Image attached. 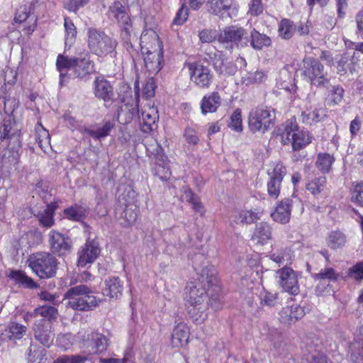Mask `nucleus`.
<instances>
[{"label": "nucleus", "mask_w": 363, "mask_h": 363, "mask_svg": "<svg viewBox=\"0 0 363 363\" xmlns=\"http://www.w3.org/2000/svg\"><path fill=\"white\" fill-rule=\"evenodd\" d=\"M327 242L331 249H337L345 245L346 236L341 231H332L327 238Z\"/></svg>", "instance_id": "obj_45"}, {"label": "nucleus", "mask_w": 363, "mask_h": 363, "mask_svg": "<svg viewBox=\"0 0 363 363\" xmlns=\"http://www.w3.org/2000/svg\"><path fill=\"white\" fill-rule=\"evenodd\" d=\"M263 11L262 0H250L247 13L252 16H258L263 13Z\"/></svg>", "instance_id": "obj_57"}, {"label": "nucleus", "mask_w": 363, "mask_h": 363, "mask_svg": "<svg viewBox=\"0 0 363 363\" xmlns=\"http://www.w3.org/2000/svg\"><path fill=\"white\" fill-rule=\"evenodd\" d=\"M36 141L39 147L43 151L46 152L50 147V137L49 132L39 124V127L36 130Z\"/></svg>", "instance_id": "obj_43"}, {"label": "nucleus", "mask_w": 363, "mask_h": 363, "mask_svg": "<svg viewBox=\"0 0 363 363\" xmlns=\"http://www.w3.org/2000/svg\"><path fill=\"white\" fill-rule=\"evenodd\" d=\"M335 162V157L329 153H319L317 155L315 166L323 174L328 173L332 164Z\"/></svg>", "instance_id": "obj_36"}, {"label": "nucleus", "mask_w": 363, "mask_h": 363, "mask_svg": "<svg viewBox=\"0 0 363 363\" xmlns=\"http://www.w3.org/2000/svg\"><path fill=\"white\" fill-rule=\"evenodd\" d=\"M107 345V340L104 335L91 331L83 340L81 348L88 354H94L106 350Z\"/></svg>", "instance_id": "obj_14"}, {"label": "nucleus", "mask_w": 363, "mask_h": 363, "mask_svg": "<svg viewBox=\"0 0 363 363\" xmlns=\"http://www.w3.org/2000/svg\"><path fill=\"white\" fill-rule=\"evenodd\" d=\"M141 129L148 133L157 127L156 122L159 119L158 111L154 105L147 103L141 113Z\"/></svg>", "instance_id": "obj_20"}, {"label": "nucleus", "mask_w": 363, "mask_h": 363, "mask_svg": "<svg viewBox=\"0 0 363 363\" xmlns=\"http://www.w3.org/2000/svg\"><path fill=\"white\" fill-rule=\"evenodd\" d=\"M113 127V124L110 121H107L101 127H99L96 130L86 128L82 130V133H87L94 139H101L108 135Z\"/></svg>", "instance_id": "obj_40"}, {"label": "nucleus", "mask_w": 363, "mask_h": 363, "mask_svg": "<svg viewBox=\"0 0 363 363\" xmlns=\"http://www.w3.org/2000/svg\"><path fill=\"white\" fill-rule=\"evenodd\" d=\"M352 201L363 207V182L357 184L352 191Z\"/></svg>", "instance_id": "obj_56"}, {"label": "nucleus", "mask_w": 363, "mask_h": 363, "mask_svg": "<svg viewBox=\"0 0 363 363\" xmlns=\"http://www.w3.org/2000/svg\"><path fill=\"white\" fill-rule=\"evenodd\" d=\"M104 283L105 288L104 289V295L115 299H118L121 296L123 290V284L118 277H109L105 280Z\"/></svg>", "instance_id": "obj_26"}, {"label": "nucleus", "mask_w": 363, "mask_h": 363, "mask_svg": "<svg viewBox=\"0 0 363 363\" xmlns=\"http://www.w3.org/2000/svg\"><path fill=\"white\" fill-rule=\"evenodd\" d=\"M64 213L68 219L79 221L85 217L86 209L82 206L75 205L65 209Z\"/></svg>", "instance_id": "obj_48"}, {"label": "nucleus", "mask_w": 363, "mask_h": 363, "mask_svg": "<svg viewBox=\"0 0 363 363\" xmlns=\"http://www.w3.org/2000/svg\"><path fill=\"white\" fill-rule=\"evenodd\" d=\"M324 116V109L315 108L313 110H308L307 111L303 112L301 114V119L303 123L308 125H312L320 121Z\"/></svg>", "instance_id": "obj_39"}, {"label": "nucleus", "mask_w": 363, "mask_h": 363, "mask_svg": "<svg viewBox=\"0 0 363 363\" xmlns=\"http://www.w3.org/2000/svg\"><path fill=\"white\" fill-rule=\"evenodd\" d=\"M221 104V99L218 92H211L204 96L201 101V110L203 114L214 113Z\"/></svg>", "instance_id": "obj_29"}, {"label": "nucleus", "mask_w": 363, "mask_h": 363, "mask_svg": "<svg viewBox=\"0 0 363 363\" xmlns=\"http://www.w3.org/2000/svg\"><path fill=\"white\" fill-rule=\"evenodd\" d=\"M189 337V330L186 324L179 323L177 324L172 334V344L173 347H181L186 345Z\"/></svg>", "instance_id": "obj_27"}, {"label": "nucleus", "mask_w": 363, "mask_h": 363, "mask_svg": "<svg viewBox=\"0 0 363 363\" xmlns=\"http://www.w3.org/2000/svg\"><path fill=\"white\" fill-rule=\"evenodd\" d=\"M136 207L133 206H127L124 210V218L128 225H132L137 219L138 213Z\"/></svg>", "instance_id": "obj_58"}, {"label": "nucleus", "mask_w": 363, "mask_h": 363, "mask_svg": "<svg viewBox=\"0 0 363 363\" xmlns=\"http://www.w3.org/2000/svg\"><path fill=\"white\" fill-rule=\"evenodd\" d=\"M214 68L219 74L224 76L233 75L237 72V66L234 63L224 60L215 61Z\"/></svg>", "instance_id": "obj_37"}, {"label": "nucleus", "mask_w": 363, "mask_h": 363, "mask_svg": "<svg viewBox=\"0 0 363 363\" xmlns=\"http://www.w3.org/2000/svg\"><path fill=\"white\" fill-rule=\"evenodd\" d=\"M260 298L265 305L274 306L277 303V294L264 291L261 293Z\"/></svg>", "instance_id": "obj_60"}, {"label": "nucleus", "mask_w": 363, "mask_h": 363, "mask_svg": "<svg viewBox=\"0 0 363 363\" xmlns=\"http://www.w3.org/2000/svg\"><path fill=\"white\" fill-rule=\"evenodd\" d=\"M357 52H354L352 56V59H350V57L347 53L337 55L335 57V63L337 64V72L340 74H345L347 71H350L351 73L353 72L354 68L352 65V63L350 62V61H352L355 57H357Z\"/></svg>", "instance_id": "obj_30"}, {"label": "nucleus", "mask_w": 363, "mask_h": 363, "mask_svg": "<svg viewBox=\"0 0 363 363\" xmlns=\"http://www.w3.org/2000/svg\"><path fill=\"white\" fill-rule=\"evenodd\" d=\"M94 94L97 98L108 101L113 96V87L106 79L97 77L94 81Z\"/></svg>", "instance_id": "obj_28"}, {"label": "nucleus", "mask_w": 363, "mask_h": 363, "mask_svg": "<svg viewBox=\"0 0 363 363\" xmlns=\"http://www.w3.org/2000/svg\"><path fill=\"white\" fill-rule=\"evenodd\" d=\"M49 244L52 252L59 256L65 254L71 247L69 238L55 230L49 233Z\"/></svg>", "instance_id": "obj_19"}, {"label": "nucleus", "mask_w": 363, "mask_h": 363, "mask_svg": "<svg viewBox=\"0 0 363 363\" xmlns=\"http://www.w3.org/2000/svg\"><path fill=\"white\" fill-rule=\"evenodd\" d=\"M29 267L40 279L53 277L57 269V259L49 252H37L28 259Z\"/></svg>", "instance_id": "obj_5"}, {"label": "nucleus", "mask_w": 363, "mask_h": 363, "mask_svg": "<svg viewBox=\"0 0 363 363\" xmlns=\"http://www.w3.org/2000/svg\"><path fill=\"white\" fill-rule=\"evenodd\" d=\"M269 179L282 182L286 174V167L280 162H272L267 169Z\"/></svg>", "instance_id": "obj_33"}, {"label": "nucleus", "mask_w": 363, "mask_h": 363, "mask_svg": "<svg viewBox=\"0 0 363 363\" xmlns=\"http://www.w3.org/2000/svg\"><path fill=\"white\" fill-rule=\"evenodd\" d=\"M87 43L90 51L99 56L104 57L114 52L117 42L104 32L89 28L87 30Z\"/></svg>", "instance_id": "obj_6"}, {"label": "nucleus", "mask_w": 363, "mask_h": 363, "mask_svg": "<svg viewBox=\"0 0 363 363\" xmlns=\"http://www.w3.org/2000/svg\"><path fill=\"white\" fill-rule=\"evenodd\" d=\"M293 257V252L288 247L272 251L269 255L270 259L279 264H287L291 262Z\"/></svg>", "instance_id": "obj_34"}, {"label": "nucleus", "mask_w": 363, "mask_h": 363, "mask_svg": "<svg viewBox=\"0 0 363 363\" xmlns=\"http://www.w3.org/2000/svg\"><path fill=\"white\" fill-rule=\"evenodd\" d=\"M184 136L185 138L186 143H188L190 145H195L198 144L199 141V138L196 131L194 128L189 127L186 128L184 130Z\"/></svg>", "instance_id": "obj_63"}, {"label": "nucleus", "mask_w": 363, "mask_h": 363, "mask_svg": "<svg viewBox=\"0 0 363 363\" xmlns=\"http://www.w3.org/2000/svg\"><path fill=\"white\" fill-rule=\"evenodd\" d=\"M56 67L59 72L72 69L74 75L81 79H86L95 72L94 63L90 60L88 53H77V55L74 57L59 55L56 60Z\"/></svg>", "instance_id": "obj_2"}, {"label": "nucleus", "mask_w": 363, "mask_h": 363, "mask_svg": "<svg viewBox=\"0 0 363 363\" xmlns=\"http://www.w3.org/2000/svg\"><path fill=\"white\" fill-rule=\"evenodd\" d=\"M64 27L65 30V46L69 47L74 43L77 37V29L72 20L68 17L64 18Z\"/></svg>", "instance_id": "obj_42"}, {"label": "nucleus", "mask_w": 363, "mask_h": 363, "mask_svg": "<svg viewBox=\"0 0 363 363\" xmlns=\"http://www.w3.org/2000/svg\"><path fill=\"white\" fill-rule=\"evenodd\" d=\"M338 274L333 268H325L321 269L318 273L315 274L313 277L315 280H328L329 281H335L338 279Z\"/></svg>", "instance_id": "obj_53"}, {"label": "nucleus", "mask_w": 363, "mask_h": 363, "mask_svg": "<svg viewBox=\"0 0 363 363\" xmlns=\"http://www.w3.org/2000/svg\"><path fill=\"white\" fill-rule=\"evenodd\" d=\"M218 40L224 48L229 50L235 48L246 47L249 43L247 31L237 25L225 27L220 32Z\"/></svg>", "instance_id": "obj_7"}, {"label": "nucleus", "mask_w": 363, "mask_h": 363, "mask_svg": "<svg viewBox=\"0 0 363 363\" xmlns=\"http://www.w3.org/2000/svg\"><path fill=\"white\" fill-rule=\"evenodd\" d=\"M21 133L10 120H4L0 127V150H8L14 158L19 157L21 147Z\"/></svg>", "instance_id": "obj_8"}, {"label": "nucleus", "mask_w": 363, "mask_h": 363, "mask_svg": "<svg viewBox=\"0 0 363 363\" xmlns=\"http://www.w3.org/2000/svg\"><path fill=\"white\" fill-rule=\"evenodd\" d=\"M281 143L283 145L291 144L294 150H300L312 142V135L309 132L299 129L296 122L288 120L280 133Z\"/></svg>", "instance_id": "obj_4"}, {"label": "nucleus", "mask_w": 363, "mask_h": 363, "mask_svg": "<svg viewBox=\"0 0 363 363\" xmlns=\"http://www.w3.org/2000/svg\"><path fill=\"white\" fill-rule=\"evenodd\" d=\"M216 283L215 270L210 267L202 269L199 277L186 286L185 306L191 319L196 324H202L207 319V291Z\"/></svg>", "instance_id": "obj_1"}, {"label": "nucleus", "mask_w": 363, "mask_h": 363, "mask_svg": "<svg viewBox=\"0 0 363 363\" xmlns=\"http://www.w3.org/2000/svg\"><path fill=\"white\" fill-rule=\"evenodd\" d=\"M184 196L186 201L189 202L192 205L194 210L203 216L205 213V209L202 205L200 199L190 189L185 190Z\"/></svg>", "instance_id": "obj_50"}, {"label": "nucleus", "mask_w": 363, "mask_h": 363, "mask_svg": "<svg viewBox=\"0 0 363 363\" xmlns=\"http://www.w3.org/2000/svg\"><path fill=\"white\" fill-rule=\"evenodd\" d=\"M67 306L74 310L90 311L99 306L101 300L91 294L86 285L80 284L70 288L65 294Z\"/></svg>", "instance_id": "obj_3"}, {"label": "nucleus", "mask_w": 363, "mask_h": 363, "mask_svg": "<svg viewBox=\"0 0 363 363\" xmlns=\"http://www.w3.org/2000/svg\"><path fill=\"white\" fill-rule=\"evenodd\" d=\"M326 183L325 177L320 176L311 180L306 185V189L314 196L319 194L324 189Z\"/></svg>", "instance_id": "obj_49"}, {"label": "nucleus", "mask_w": 363, "mask_h": 363, "mask_svg": "<svg viewBox=\"0 0 363 363\" xmlns=\"http://www.w3.org/2000/svg\"><path fill=\"white\" fill-rule=\"evenodd\" d=\"M190 78L198 87L208 88L213 82V75L208 67L199 63L189 65Z\"/></svg>", "instance_id": "obj_13"}, {"label": "nucleus", "mask_w": 363, "mask_h": 363, "mask_svg": "<svg viewBox=\"0 0 363 363\" xmlns=\"http://www.w3.org/2000/svg\"><path fill=\"white\" fill-rule=\"evenodd\" d=\"M250 37V45L255 50H261L271 44V39L267 35L262 34L255 29L251 32Z\"/></svg>", "instance_id": "obj_38"}, {"label": "nucleus", "mask_w": 363, "mask_h": 363, "mask_svg": "<svg viewBox=\"0 0 363 363\" xmlns=\"http://www.w3.org/2000/svg\"><path fill=\"white\" fill-rule=\"evenodd\" d=\"M55 207L49 205L46 208L38 215V221L41 226L45 228H50L54 223Z\"/></svg>", "instance_id": "obj_41"}, {"label": "nucleus", "mask_w": 363, "mask_h": 363, "mask_svg": "<svg viewBox=\"0 0 363 363\" xmlns=\"http://www.w3.org/2000/svg\"><path fill=\"white\" fill-rule=\"evenodd\" d=\"M63 118L67 123L68 128H70L72 131L77 130L82 133V130L85 128L82 127L79 121H77L75 118L71 116L69 113H65L63 116Z\"/></svg>", "instance_id": "obj_62"}, {"label": "nucleus", "mask_w": 363, "mask_h": 363, "mask_svg": "<svg viewBox=\"0 0 363 363\" xmlns=\"http://www.w3.org/2000/svg\"><path fill=\"white\" fill-rule=\"evenodd\" d=\"M153 173L157 176L161 180H168L172 174L167 157H164V160L162 161L155 160V167L153 168Z\"/></svg>", "instance_id": "obj_35"}, {"label": "nucleus", "mask_w": 363, "mask_h": 363, "mask_svg": "<svg viewBox=\"0 0 363 363\" xmlns=\"http://www.w3.org/2000/svg\"><path fill=\"white\" fill-rule=\"evenodd\" d=\"M295 30V26L292 21L286 18L282 19L279 25V35L283 39H290Z\"/></svg>", "instance_id": "obj_46"}, {"label": "nucleus", "mask_w": 363, "mask_h": 363, "mask_svg": "<svg viewBox=\"0 0 363 363\" xmlns=\"http://www.w3.org/2000/svg\"><path fill=\"white\" fill-rule=\"evenodd\" d=\"M108 18L116 20L121 26L123 27L126 35H130L128 30L130 19L126 12L125 8L119 1H115L108 9Z\"/></svg>", "instance_id": "obj_18"}, {"label": "nucleus", "mask_w": 363, "mask_h": 363, "mask_svg": "<svg viewBox=\"0 0 363 363\" xmlns=\"http://www.w3.org/2000/svg\"><path fill=\"white\" fill-rule=\"evenodd\" d=\"M32 4L28 2L21 5L16 11L15 15V21L18 23H23L29 21L30 17L35 16L32 13Z\"/></svg>", "instance_id": "obj_47"}, {"label": "nucleus", "mask_w": 363, "mask_h": 363, "mask_svg": "<svg viewBox=\"0 0 363 363\" xmlns=\"http://www.w3.org/2000/svg\"><path fill=\"white\" fill-rule=\"evenodd\" d=\"M348 276L357 281L363 279V263L359 262L349 269Z\"/></svg>", "instance_id": "obj_59"}, {"label": "nucleus", "mask_w": 363, "mask_h": 363, "mask_svg": "<svg viewBox=\"0 0 363 363\" xmlns=\"http://www.w3.org/2000/svg\"><path fill=\"white\" fill-rule=\"evenodd\" d=\"M228 127L238 133L242 131V115L240 108L235 109L230 116Z\"/></svg>", "instance_id": "obj_52"}, {"label": "nucleus", "mask_w": 363, "mask_h": 363, "mask_svg": "<svg viewBox=\"0 0 363 363\" xmlns=\"http://www.w3.org/2000/svg\"><path fill=\"white\" fill-rule=\"evenodd\" d=\"M37 316L40 315L48 320H56L58 315L57 310L50 306H43L35 309Z\"/></svg>", "instance_id": "obj_51"}, {"label": "nucleus", "mask_w": 363, "mask_h": 363, "mask_svg": "<svg viewBox=\"0 0 363 363\" xmlns=\"http://www.w3.org/2000/svg\"><path fill=\"white\" fill-rule=\"evenodd\" d=\"M274 111L268 107H257L251 110L248 118L250 130L253 133H264L273 123Z\"/></svg>", "instance_id": "obj_10"}, {"label": "nucleus", "mask_w": 363, "mask_h": 363, "mask_svg": "<svg viewBox=\"0 0 363 363\" xmlns=\"http://www.w3.org/2000/svg\"><path fill=\"white\" fill-rule=\"evenodd\" d=\"M262 211L259 209L240 210L234 212L233 221L236 224H252L260 219Z\"/></svg>", "instance_id": "obj_24"}, {"label": "nucleus", "mask_w": 363, "mask_h": 363, "mask_svg": "<svg viewBox=\"0 0 363 363\" xmlns=\"http://www.w3.org/2000/svg\"><path fill=\"white\" fill-rule=\"evenodd\" d=\"M141 54L163 50L162 43L157 33L152 29H144L140 38Z\"/></svg>", "instance_id": "obj_16"}, {"label": "nucleus", "mask_w": 363, "mask_h": 363, "mask_svg": "<svg viewBox=\"0 0 363 363\" xmlns=\"http://www.w3.org/2000/svg\"><path fill=\"white\" fill-rule=\"evenodd\" d=\"M281 320L291 324L301 319L305 315L303 308L297 304L284 307L279 313Z\"/></svg>", "instance_id": "obj_25"}, {"label": "nucleus", "mask_w": 363, "mask_h": 363, "mask_svg": "<svg viewBox=\"0 0 363 363\" xmlns=\"http://www.w3.org/2000/svg\"><path fill=\"white\" fill-rule=\"evenodd\" d=\"M278 283L284 291L291 294L297 295L299 291L298 274L290 267H284L277 271Z\"/></svg>", "instance_id": "obj_12"}, {"label": "nucleus", "mask_w": 363, "mask_h": 363, "mask_svg": "<svg viewBox=\"0 0 363 363\" xmlns=\"http://www.w3.org/2000/svg\"><path fill=\"white\" fill-rule=\"evenodd\" d=\"M145 145L147 155L150 157L162 162V160H164V157H167L164 152L163 148L155 138H146Z\"/></svg>", "instance_id": "obj_31"}, {"label": "nucleus", "mask_w": 363, "mask_h": 363, "mask_svg": "<svg viewBox=\"0 0 363 363\" xmlns=\"http://www.w3.org/2000/svg\"><path fill=\"white\" fill-rule=\"evenodd\" d=\"M145 69L149 74L155 75L163 66V50H155L147 54H142Z\"/></svg>", "instance_id": "obj_21"}, {"label": "nucleus", "mask_w": 363, "mask_h": 363, "mask_svg": "<svg viewBox=\"0 0 363 363\" xmlns=\"http://www.w3.org/2000/svg\"><path fill=\"white\" fill-rule=\"evenodd\" d=\"M100 252L98 242L94 240H87L78 251L77 266L85 267L87 264H92L99 255Z\"/></svg>", "instance_id": "obj_15"}, {"label": "nucleus", "mask_w": 363, "mask_h": 363, "mask_svg": "<svg viewBox=\"0 0 363 363\" xmlns=\"http://www.w3.org/2000/svg\"><path fill=\"white\" fill-rule=\"evenodd\" d=\"M351 360L353 363H363V341L359 337L350 345Z\"/></svg>", "instance_id": "obj_44"}, {"label": "nucleus", "mask_w": 363, "mask_h": 363, "mask_svg": "<svg viewBox=\"0 0 363 363\" xmlns=\"http://www.w3.org/2000/svg\"><path fill=\"white\" fill-rule=\"evenodd\" d=\"M281 182H282L272 179L268 180L267 183V190L268 195L271 198L276 199L279 197L281 187Z\"/></svg>", "instance_id": "obj_55"}, {"label": "nucleus", "mask_w": 363, "mask_h": 363, "mask_svg": "<svg viewBox=\"0 0 363 363\" xmlns=\"http://www.w3.org/2000/svg\"><path fill=\"white\" fill-rule=\"evenodd\" d=\"M26 331V326L16 322H11L5 327L0 335L3 340H17L21 339Z\"/></svg>", "instance_id": "obj_23"}, {"label": "nucleus", "mask_w": 363, "mask_h": 363, "mask_svg": "<svg viewBox=\"0 0 363 363\" xmlns=\"http://www.w3.org/2000/svg\"><path fill=\"white\" fill-rule=\"evenodd\" d=\"M300 71L304 79L313 85L320 86L328 83L324 66L317 59L304 58Z\"/></svg>", "instance_id": "obj_9"}, {"label": "nucleus", "mask_w": 363, "mask_h": 363, "mask_svg": "<svg viewBox=\"0 0 363 363\" xmlns=\"http://www.w3.org/2000/svg\"><path fill=\"white\" fill-rule=\"evenodd\" d=\"M35 338L42 345L50 347L54 340L52 326L44 319L36 321L33 328Z\"/></svg>", "instance_id": "obj_17"}, {"label": "nucleus", "mask_w": 363, "mask_h": 363, "mask_svg": "<svg viewBox=\"0 0 363 363\" xmlns=\"http://www.w3.org/2000/svg\"><path fill=\"white\" fill-rule=\"evenodd\" d=\"M292 200L285 199L279 202L271 216L275 222L286 224L289 222L291 213Z\"/></svg>", "instance_id": "obj_22"}, {"label": "nucleus", "mask_w": 363, "mask_h": 363, "mask_svg": "<svg viewBox=\"0 0 363 363\" xmlns=\"http://www.w3.org/2000/svg\"><path fill=\"white\" fill-rule=\"evenodd\" d=\"M85 361L86 358L79 355H64L57 358L53 363H85Z\"/></svg>", "instance_id": "obj_61"}, {"label": "nucleus", "mask_w": 363, "mask_h": 363, "mask_svg": "<svg viewBox=\"0 0 363 363\" xmlns=\"http://www.w3.org/2000/svg\"><path fill=\"white\" fill-rule=\"evenodd\" d=\"M272 238V228L265 222L257 225L252 239L257 243L264 244Z\"/></svg>", "instance_id": "obj_32"}, {"label": "nucleus", "mask_w": 363, "mask_h": 363, "mask_svg": "<svg viewBox=\"0 0 363 363\" xmlns=\"http://www.w3.org/2000/svg\"><path fill=\"white\" fill-rule=\"evenodd\" d=\"M354 21L357 26L356 34L363 39V8L357 13Z\"/></svg>", "instance_id": "obj_64"}, {"label": "nucleus", "mask_w": 363, "mask_h": 363, "mask_svg": "<svg viewBox=\"0 0 363 363\" xmlns=\"http://www.w3.org/2000/svg\"><path fill=\"white\" fill-rule=\"evenodd\" d=\"M206 6L209 13L221 18L237 17L239 11L236 0H208Z\"/></svg>", "instance_id": "obj_11"}, {"label": "nucleus", "mask_w": 363, "mask_h": 363, "mask_svg": "<svg viewBox=\"0 0 363 363\" xmlns=\"http://www.w3.org/2000/svg\"><path fill=\"white\" fill-rule=\"evenodd\" d=\"M10 277L16 281H18L28 288H34L35 284L33 280L26 275V274L21 271H12L10 274Z\"/></svg>", "instance_id": "obj_54"}]
</instances>
